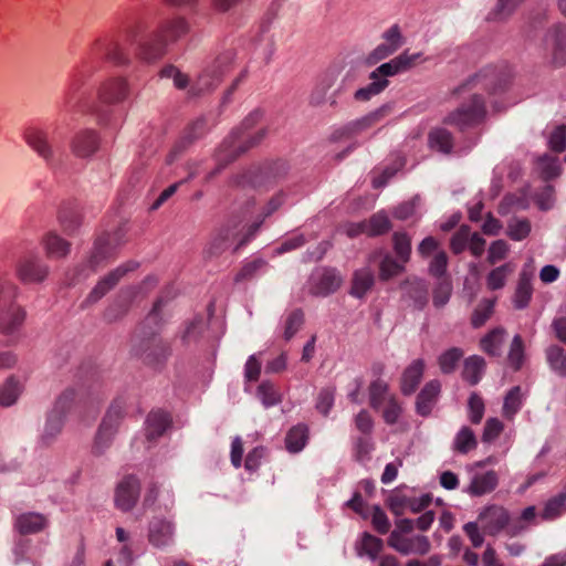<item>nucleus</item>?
Instances as JSON below:
<instances>
[{"instance_id":"nucleus-1","label":"nucleus","mask_w":566,"mask_h":566,"mask_svg":"<svg viewBox=\"0 0 566 566\" xmlns=\"http://www.w3.org/2000/svg\"><path fill=\"white\" fill-rule=\"evenodd\" d=\"M496 81L495 71L489 70L476 74L461 85L455 93L463 96V102L457 109L448 114L444 123L460 130L480 124L486 114L483 93H496Z\"/></svg>"},{"instance_id":"nucleus-2","label":"nucleus","mask_w":566,"mask_h":566,"mask_svg":"<svg viewBox=\"0 0 566 566\" xmlns=\"http://www.w3.org/2000/svg\"><path fill=\"white\" fill-rule=\"evenodd\" d=\"M102 60L116 65H125L129 62L127 50L115 34H104L92 42L88 48L87 60L83 61L71 76L70 90H78L95 70L91 63H98Z\"/></svg>"},{"instance_id":"nucleus-3","label":"nucleus","mask_w":566,"mask_h":566,"mask_svg":"<svg viewBox=\"0 0 566 566\" xmlns=\"http://www.w3.org/2000/svg\"><path fill=\"white\" fill-rule=\"evenodd\" d=\"M189 31V24L184 17L175 15L159 22L149 39L140 41L136 48V57L153 63L161 59L170 43L176 42Z\"/></svg>"},{"instance_id":"nucleus-4","label":"nucleus","mask_w":566,"mask_h":566,"mask_svg":"<svg viewBox=\"0 0 566 566\" xmlns=\"http://www.w3.org/2000/svg\"><path fill=\"white\" fill-rule=\"evenodd\" d=\"M368 403L388 426L397 424L405 412L400 399L390 391L389 384L380 378L373 380L368 386Z\"/></svg>"},{"instance_id":"nucleus-5","label":"nucleus","mask_w":566,"mask_h":566,"mask_svg":"<svg viewBox=\"0 0 566 566\" xmlns=\"http://www.w3.org/2000/svg\"><path fill=\"white\" fill-rule=\"evenodd\" d=\"M242 222L243 219L233 217L216 230L211 239V250L213 253H221L232 245L238 250L254 235L259 226L252 224L245 229L242 227Z\"/></svg>"},{"instance_id":"nucleus-6","label":"nucleus","mask_w":566,"mask_h":566,"mask_svg":"<svg viewBox=\"0 0 566 566\" xmlns=\"http://www.w3.org/2000/svg\"><path fill=\"white\" fill-rule=\"evenodd\" d=\"M15 287L0 279V333L11 334L24 322L25 312L14 302Z\"/></svg>"},{"instance_id":"nucleus-7","label":"nucleus","mask_w":566,"mask_h":566,"mask_svg":"<svg viewBox=\"0 0 566 566\" xmlns=\"http://www.w3.org/2000/svg\"><path fill=\"white\" fill-rule=\"evenodd\" d=\"M543 59L554 66L566 64V28L556 25L548 30L543 41Z\"/></svg>"},{"instance_id":"nucleus-8","label":"nucleus","mask_w":566,"mask_h":566,"mask_svg":"<svg viewBox=\"0 0 566 566\" xmlns=\"http://www.w3.org/2000/svg\"><path fill=\"white\" fill-rule=\"evenodd\" d=\"M231 54L219 56L199 75L196 84L191 87L192 93L198 94L216 87L221 82L222 77L231 71Z\"/></svg>"},{"instance_id":"nucleus-9","label":"nucleus","mask_w":566,"mask_h":566,"mask_svg":"<svg viewBox=\"0 0 566 566\" xmlns=\"http://www.w3.org/2000/svg\"><path fill=\"white\" fill-rule=\"evenodd\" d=\"M129 83L124 76H109L97 87V99L104 105H117L129 96Z\"/></svg>"},{"instance_id":"nucleus-10","label":"nucleus","mask_w":566,"mask_h":566,"mask_svg":"<svg viewBox=\"0 0 566 566\" xmlns=\"http://www.w3.org/2000/svg\"><path fill=\"white\" fill-rule=\"evenodd\" d=\"M420 59V53L409 54L407 51L381 64L371 74L370 80L382 81L385 76H394L398 73L406 72L415 66Z\"/></svg>"},{"instance_id":"nucleus-11","label":"nucleus","mask_w":566,"mask_h":566,"mask_svg":"<svg viewBox=\"0 0 566 566\" xmlns=\"http://www.w3.org/2000/svg\"><path fill=\"white\" fill-rule=\"evenodd\" d=\"M138 496L139 481L133 475L124 476L115 491V505L124 512L130 511L135 506Z\"/></svg>"},{"instance_id":"nucleus-12","label":"nucleus","mask_w":566,"mask_h":566,"mask_svg":"<svg viewBox=\"0 0 566 566\" xmlns=\"http://www.w3.org/2000/svg\"><path fill=\"white\" fill-rule=\"evenodd\" d=\"M171 348L163 338L153 335L143 343L142 358L151 366L163 364L170 355Z\"/></svg>"},{"instance_id":"nucleus-13","label":"nucleus","mask_w":566,"mask_h":566,"mask_svg":"<svg viewBox=\"0 0 566 566\" xmlns=\"http://www.w3.org/2000/svg\"><path fill=\"white\" fill-rule=\"evenodd\" d=\"M509 522L506 510L501 506H490L479 516V523L483 531L490 535L499 533Z\"/></svg>"},{"instance_id":"nucleus-14","label":"nucleus","mask_w":566,"mask_h":566,"mask_svg":"<svg viewBox=\"0 0 566 566\" xmlns=\"http://www.w3.org/2000/svg\"><path fill=\"white\" fill-rule=\"evenodd\" d=\"M423 359H415L406 367L400 379V390L405 396H410L418 388L424 371Z\"/></svg>"},{"instance_id":"nucleus-15","label":"nucleus","mask_w":566,"mask_h":566,"mask_svg":"<svg viewBox=\"0 0 566 566\" xmlns=\"http://www.w3.org/2000/svg\"><path fill=\"white\" fill-rule=\"evenodd\" d=\"M137 268V263L129 262L125 265L118 266L115 271L111 272L107 276L102 279L94 290L88 295L90 302H96L99 300L107 291H109L113 286L117 284L119 279L127 273L128 271H133Z\"/></svg>"},{"instance_id":"nucleus-16","label":"nucleus","mask_w":566,"mask_h":566,"mask_svg":"<svg viewBox=\"0 0 566 566\" xmlns=\"http://www.w3.org/2000/svg\"><path fill=\"white\" fill-rule=\"evenodd\" d=\"M28 145L45 160L52 158V147L48 140V133L39 127H29L24 132Z\"/></svg>"},{"instance_id":"nucleus-17","label":"nucleus","mask_w":566,"mask_h":566,"mask_svg":"<svg viewBox=\"0 0 566 566\" xmlns=\"http://www.w3.org/2000/svg\"><path fill=\"white\" fill-rule=\"evenodd\" d=\"M48 526V518L40 513H23L17 516L14 527L22 534H34L43 531Z\"/></svg>"},{"instance_id":"nucleus-18","label":"nucleus","mask_w":566,"mask_h":566,"mask_svg":"<svg viewBox=\"0 0 566 566\" xmlns=\"http://www.w3.org/2000/svg\"><path fill=\"white\" fill-rule=\"evenodd\" d=\"M441 385L438 380H431L424 385L417 397L416 408L421 416H428L439 396Z\"/></svg>"},{"instance_id":"nucleus-19","label":"nucleus","mask_w":566,"mask_h":566,"mask_svg":"<svg viewBox=\"0 0 566 566\" xmlns=\"http://www.w3.org/2000/svg\"><path fill=\"white\" fill-rule=\"evenodd\" d=\"M98 137L94 130H81L72 140V150L77 157H87L96 151Z\"/></svg>"},{"instance_id":"nucleus-20","label":"nucleus","mask_w":566,"mask_h":566,"mask_svg":"<svg viewBox=\"0 0 566 566\" xmlns=\"http://www.w3.org/2000/svg\"><path fill=\"white\" fill-rule=\"evenodd\" d=\"M76 396L75 390L67 389L57 398L54 408L48 418V429H54L55 431L61 429V415L71 408Z\"/></svg>"},{"instance_id":"nucleus-21","label":"nucleus","mask_w":566,"mask_h":566,"mask_svg":"<svg viewBox=\"0 0 566 566\" xmlns=\"http://www.w3.org/2000/svg\"><path fill=\"white\" fill-rule=\"evenodd\" d=\"M171 423V417L163 410L151 411L146 420V437L155 440L160 437Z\"/></svg>"},{"instance_id":"nucleus-22","label":"nucleus","mask_w":566,"mask_h":566,"mask_svg":"<svg viewBox=\"0 0 566 566\" xmlns=\"http://www.w3.org/2000/svg\"><path fill=\"white\" fill-rule=\"evenodd\" d=\"M313 279L315 280V284L312 287V293L315 295H327L336 291L342 282L334 270H323Z\"/></svg>"},{"instance_id":"nucleus-23","label":"nucleus","mask_w":566,"mask_h":566,"mask_svg":"<svg viewBox=\"0 0 566 566\" xmlns=\"http://www.w3.org/2000/svg\"><path fill=\"white\" fill-rule=\"evenodd\" d=\"M174 526L167 521H155L149 527V542L156 547L168 545L172 541Z\"/></svg>"},{"instance_id":"nucleus-24","label":"nucleus","mask_w":566,"mask_h":566,"mask_svg":"<svg viewBox=\"0 0 566 566\" xmlns=\"http://www.w3.org/2000/svg\"><path fill=\"white\" fill-rule=\"evenodd\" d=\"M478 447V438L473 429L463 426L454 436L452 450L459 454H468Z\"/></svg>"},{"instance_id":"nucleus-25","label":"nucleus","mask_w":566,"mask_h":566,"mask_svg":"<svg viewBox=\"0 0 566 566\" xmlns=\"http://www.w3.org/2000/svg\"><path fill=\"white\" fill-rule=\"evenodd\" d=\"M120 418V410L112 406L107 411L103 422L98 429L95 444L98 448L102 443L106 444L111 437L114 434L118 420Z\"/></svg>"},{"instance_id":"nucleus-26","label":"nucleus","mask_w":566,"mask_h":566,"mask_svg":"<svg viewBox=\"0 0 566 566\" xmlns=\"http://www.w3.org/2000/svg\"><path fill=\"white\" fill-rule=\"evenodd\" d=\"M497 482V473L493 470L475 474L469 485V492L476 496L490 493L496 488Z\"/></svg>"},{"instance_id":"nucleus-27","label":"nucleus","mask_w":566,"mask_h":566,"mask_svg":"<svg viewBox=\"0 0 566 566\" xmlns=\"http://www.w3.org/2000/svg\"><path fill=\"white\" fill-rule=\"evenodd\" d=\"M18 274L24 282H40L46 276L48 270L32 258H28L20 262Z\"/></svg>"},{"instance_id":"nucleus-28","label":"nucleus","mask_w":566,"mask_h":566,"mask_svg":"<svg viewBox=\"0 0 566 566\" xmlns=\"http://www.w3.org/2000/svg\"><path fill=\"white\" fill-rule=\"evenodd\" d=\"M485 370V360L481 356H470L464 360L462 377L470 385H476Z\"/></svg>"},{"instance_id":"nucleus-29","label":"nucleus","mask_w":566,"mask_h":566,"mask_svg":"<svg viewBox=\"0 0 566 566\" xmlns=\"http://www.w3.org/2000/svg\"><path fill=\"white\" fill-rule=\"evenodd\" d=\"M308 440V428L305 424L292 427L285 437V447L289 452L296 453L303 450Z\"/></svg>"},{"instance_id":"nucleus-30","label":"nucleus","mask_w":566,"mask_h":566,"mask_svg":"<svg viewBox=\"0 0 566 566\" xmlns=\"http://www.w3.org/2000/svg\"><path fill=\"white\" fill-rule=\"evenodd\" d=\"M505 336V329L496 327L490 331L481 340V349L489 356H499Z\"/></svg>"},{"instance_id":"nucleus-31","label":"nucleus","mask_w":566,"mask_h":566,"mask_svg":"<svg viewBox=\"0 0 566 566\" xmlns=\"http://www.w3.org/2000/svg\"><path fill=\"white\" fill-rule=\"evenodd\" d=\"M514 270L515 266L510 262L494 268L486 276V287L491 291L503 289Z\"/></svg>"},{"instance_id":"nucleus-32","label":"nucleus","mask_w":566,"mask_h":566,"mask_svg":"<svg viewBox=\"0 0 566 566\" xmlns=\"http://www.w3.org/2000/svg\"><path fill=\"white\" fill-rule=\"evenodd\" d=\"M43 245L50 258H63L70 251V243L55 233H48L43 239Z\"/></svg>"},{"instance_id":"nucleus-33","label":"nucleus","mask_w":566,"mask_h":566,"mask_svg":"<svg viewBox=\"0 0 566 566\" xmlns=\"http://www.w3.org/2000/svg\"><path fill=\"white\" fill-rule=\"evenodd\" d=\"M526 359L525 345L521 335H515L512 339L507 361L514 370H520Z\"/></svg>"},{"instance_id":"nucleus-34","label":"nucleus","mask_w":566,"mask_h":566,"mask_svg":"<svg viewBox=\"0 0 566 566\" xmlns=\"http://www.w3.org/2000/svg\"><path fill=\"white\" fill-rule=\"evenodd\" d=\"M429 144L442 153H450L453 147V138L450 132L446 128H436L429 134Z\"/></svg>"},{"instance_id":"nucleus-35","label":"nucleus","mask_w":566,"mask_h":566,"mask_svg":"<svg viewBox=\"0 0 566 566\" xmlns=\"http://www.w3.org/2000/svg\"><path fill=\"white\" fill-rule=\"evenodd\" d=\"M533 294V287L530 276L523 272L520 275L517 287L514 295V303L517 308H523L528 305Z\"/></svg>"},{"instance_id":"nucleus-36","label":"nucleus","mask_w":566,"mask_h":566,"mask_svg":"<svg viewBox=\"0 0 566 566\" xmlns=\"http://www.w3.org/2000/svg\"><path fill=\"white\" fill-rule=\"evenodd\" d=\"M59 220L65 232L72 233L81 224V213L76 207H63L59 212Z\"/></svg>"},{"instance_id":"nucleus-37","label":"nucleus","mask_w":566,"mask_h":566,"mask_svg":"<svg viewBox=\"0 0 566 566\" xmlns=\"http://www.w3.org/2000/svg\"><path fill=\"white\" fill-rule=\"evenodd\" d=\"M374 284V275L369 270L363 269L355 272L353 277L352 294L361 297Z\"/></svg>"},{"instance_id":"nucleus-38","label":"nucleus","mask_w":566,"mask_h":566,"mask_svg":"<svg viewBox=\"0 0 566 566\" xmlns=\"http://www.w3.org/2000/svg\"><path fill=\"white\" fill-rule=\"evenodd\" d=\"M22 391V386L13 378L10 377L0 387V406L9 407L13 405Z\"/></svg>"},{"instance_id":"nucleus-39","label":"nucleus","mask_w":566,"mask_h":566,"mask_svg":"<svg viewBox=\"0 0 566 566\" xmlns=\"http://www.w3.org/2000/svg\"><path fill=\"white\" fill-rule=\"evenodd\" d=\"M368 237H376L388 232L391 228L390 221L386 213L378 212L365 220Z\"/></svg>"},{"instance_id":"nucleus-40","label":"nucleus","mask_w":566,"mask_h":566,"mask_svg":"<svg viewBox=\"0 0 566 566\" xmlns=\"http://www.w3.org/2000/svg\"><path fill=\"white\" fill-rule=\"evenodd\" d=\"M522 407V394L518 386L513 387L505 396L503 403V416L512 419Z\"/></svg>"},{"instance_id":"nucleus-41","label":"nucleus","mask_w":566,"mask_h":566,"mask_svg":"<svg viewBox=\"0 0 566 566\" xmlns=\"http://www.w3.org/2000/svg\"><path fill=\"white\" fill-rule=\"evenodd\" d=\"M463 352L460 348L453 347L442 353L438 363L443 374H450L454 371L459 360L462 358Z\"/></svg>"},{"instance_id":"nucleus-42","label":"nucleus","mask_w":566,"mask_h":566,"mask_svg":"<svg viewBox=\"0 0 566 566\" xmlns=\"http://www.w3.org/2000/svg\"><path fill=\"white\" fill-rule=\"evenodd\" d=\"M537 169L543 179L549 180L559 175L560 165L557 158L545 155L537 160Z\"/></svg>"},{"instance_id":"nucleus-43","label":"nucleus","mask_w":566,"mask_h":566,"mask_svg":"<svg viewBox=\"0 0 566 566\" xmlns=\"http://www.w3.org/2000/svg\"><path fill=\"white\" fill-rule=\"evenodd\" d=\"M468 418L471 423L479 424L484 416L485 405L482 397L478 392H472L468 401Z\"/></svg>"},{"instance_id":"nucleus-44","label":"nucleus","mask_w":566,"mask_h":566,"mask_svg":"<svg viewBox=\"0 0 566 566\" xmlns=\"http://www.w3.org/2000/svg\"><path fill=\"white\" fill-rule=\"evenodd\" d=\"M394 250L403 263L409 261L411 253V240L406 233L396 232L392 237Z\"/></svg>"},{"instance_id":"nucleus-45","label":"nucleus","mask_w":566,"mask_h":566,"mask_svg":"<svg viewBox=\"0 0 566 566\" xmlns=\"http://www.w3.org/2000/svg\"><path fill=\"white\" fill-rule=\"evenodd\" d=\"M374 450V442L370 436H360L354 442V455L357 461L364 462L369 460Z\"/></svg>"},{"instance_id":"nucleus-46","label":"nucleus","mask_w":566,"mask_h":566,"mask_svg":"<svg viewBox=\"0 0 566 566\" xmlns=\"http://www.w3.org/2000/svg\"><path fill=\"white\" fill-rule=\"evenodd\" d=\"M547 359L552 368L566 376V352L559 346H552L547 350Z\"/></svg>"},{"instance_id":"nucleus-47","label":"nucleus","mask_w":566,"mask_h":566,"mask_svg":"<svg viewBox=\"0 0 566 566\" xmlns=\"http://www.w3.org/2000/svg\"><path fill=\"white\" fill-rule=\"evenodd\" d=\"M471 231L469 226H461L452 235L450 248L451 251L455 254H459L469 247Z\"/></svg>"},{"instance_id":"nucleus-48","label":"nucleus","mask_w":566,"mask_h":566,"mask_svg":"<svg viewBox=\"0 0 566 566\" xmlns=\"http://www.w3.org/2000/svg\"><path fill=\"white\" fill-rule=\"evenodd\" d=\"M494 301L484 300L472 314L471 323L474 327H481L493 314Z\"/></svg>"},{"instance_id":"nucleus-49","label":"nucleus","mask_w":566,"mask_h":566,"mask_svg":"<svg viewBox=\"0 0 566 566\" xmlns=\"http://www.w3.org/2000/svg\"><path fill=\"white\" fill-rule=\"evenodd\" d=\"M504 430V423L497 418H489L483 428L482 441L492 443Z\"/></svg>"},{"instance_id":"nucleus-50","label":"nucleus","mask_w":566,"mask_h":566,"mask_svg":"<svg viewBox=\"0 0 566 566\" xmlns=\"http://www.w3.org/2000/svg\"><path fill=\"white\" fill-rule=\"evenodd\" d=\"M382 549V541L371 534L365 533L360 542V551L371 559H376Z\"/></svg>"},{"instance_id":"nucleus-51","label":"nucleus","mask_w":566,"mask_h":566,"mask_svg":"<svg viewBox=\"0 0 566 566\" xmlns=\"http://www.w3.org/2000/svg\"><path fill=\"white\" fill-rule=\"evenodd\" d=\"M531 232V223L526 219L512 221L507 227V235L515 241L525 239Z\"/></svg>"},{"instance_id":"nucleus-52","label":"nucleus","mask_w":566,"mask_h":566,"mask_svg":"<svg viewBox=\"0 0 566 566\" xmlns=\"http://www.w3.org/2000/svg\"><path fill=\"white\" fill-rule=\"evenodd\" d=\"M509 251L510 247L504 240L494 241L488 251V262L493 265L506 259Z\"/></svg>"},{"instance_id":"nucleus-53","label":"nucleus","mask_w":566,"mask_h":566,"mask_svg":"<svg viewBox=\"0 0 566 566\" xmlns=\"http://www.w3.org/2000/svg\"><path fill=\"white\" fill-rule=\"evenodd\" d=\"M566 511V493L549 500L544 509L545 518H555Z\"/></svg>"},{"instance_id":"nucleus-54","label":"nucleus","mask_w":566,"mask_h":566,"mask_svg":"<svg viewBox=\"0 0 566 566\" xmlns=\"http://www.w3.org/2000/svg\"><path fill=\"white\" fill-rule=\"evenodd\" d=\"M304 322V316L301 311H294L290 313L285 319L284 325V338L286 340L291 339L296 332L300 329Z\"/></svg>"},{"instance_id":"nucleus-55","label":"nucleus","mask_w":566,"mask_h":566,"mask_svg":"<svg viewBox=\"0 0 566 566\" xmlns=\"http://www.w3.org/2000/svg\"><path fill=\"white\" fill-rule=\"evenodd\" d=\"M371 81L373 82L369 85H367L366 87H363V88H359L358 91H356L355 98L357 101H368L371 96L377 95L381 91H384L388 85L387 80H382V81L371 80Z\"/></svg>"},{"instance_id":"nucleus-56","label":"nucleus","mask_w":566,"mask_h":566,"mask_svg":"<svg viewBox=\"0 0 566 566\" xmlns=\"http://www.w3.org/2000/svg\"><path fill=\"white\" fill-rule=\"evenodd\" d=\"M258 396L266 407L274 406L280 401V395L270 382H262L258 388Z\"/></svg>"},{"instance_id":"nucleus-57","label":"nucleus","mask_w":566,"mask_h":566,"mask_svg":"<svg viewBox=\"0 0 566 566\" xmlns=\"http://www.w3.org/2000/svg\"><path fill=\"white\" fill-rule=\"evenodd\" d=\"M403 270V266L396 262L391 256L387 255L380 263L379 276L381 280H389L398 275Z\"/></svg>"},{"instance_id":"nucleus-58","label":"nucleus","mask_w":566,"mask_h":566,"mask_svg":"<svg viewBox=\"0 0 566 566\" xmlns=\"http://www.w3.org/2000/svg\"><path fill=\"white\" fill-rule=\"evenodd\" d=\"M355 428L364 436H370L374 429V419L371 415L363 409L354 419Z\"/></svg>"},{"instance_id":"nucleus-59","label":"nucleus","mask_w":566,"mask_h":566,"mask_svg":"<svg viewBox=\"0 0 566 566\" xmlns=\"http://www.w3.org/2000/svg\"><path fill=\"white\" fill-rule=\"evenodd\" d=\"M388 545L401 554H410V537H406L399 531H392L389 538Z\"/></svg>"},{"instance_id":"nucleus-60","label":"nucleus","mask_w":566,"mask_h":566,"mask_svg":"<svg viewBox=\"0 0 566 566\" xmlns=\"http://www.w3.org/2000/svg\"><path fill=\"white\" fill-rule=\"evenodd\" d=\"M549 147L556 153H562L566 148V126H557L549 136Z\"/></svg>"},{"instance_id":"nucleus-61","label":"nucleus","mask_w":566,"mask_h":566,"mask_svg":"<svg viewBox=\"0 0 566 566\" xmlns=\"http://www.w3.org/2000/svg\"><path fill=\"white\" fill-rule=\"evenodd\" d=\"M451 295V284L449 281L444 280L441 282L433 292V304L437 307H441L446 305Z\"/></svg>"},{"instance_id":"nucleus-62","label":"nucleus","mask_w":566,"mask_h":566,"mask_svg":"<svg viewBox=\"0 0 566 566\" xmlns=\"http://www.w3.org/2000/svg\"><path fill=\"white\" fill-rule=\"evenodd\" d=\"M261 374V360L256 355L248 358L244 367V376L248 381H256Z\"/></svg>"},{"instance_id":"nucleus-63","label":"nucleus","mask_w":566,"mask_h":566,"mask_svg":"<svg viewBox=\"0 0 566 566\" xmlns=\"http://www.w3.org/2000/svg\"><path fill=\"white\" fill-rule=\"evenodd\" d=\"M371 523H373L374 528L380 534L388 533V531L390 528V523H389V520H388L386 513L382 510H380L379 507H376L374 510L373 516H371Z\"/></svg>"},{"instance_id":"nucleus-64","label":"nucleus","mask_w":566,"mask_h":566,"mask_svg":"<svg viewBox=\"0 0 566 566\" xmlns=\"http://www.w3.org/2000/svg\"><path fill=\"white\" fill-rule=\"evenodd\" d=\"M448 265V256L446 252H439L434 255L430 263V273L433 276L441 277L444 275Z\"/></svg>"}]
</instances>
